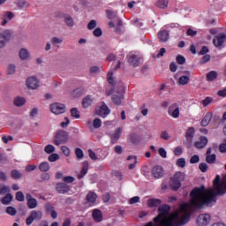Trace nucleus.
<instances>
[{
    "label": "nucleus",
    "instance_id": "nucleus-1",
    "mask_svg": "<svg viewBox=\"0 0 226 226\" xmlns=\"http://www.w3.org/2000/svg\"><path fill=\"white\" fill-rule=\"evenodd\" d=\"M127 62L132 68H139L144 63V59L140 54L132 51L127 55Z\"/></svg>",
    "mask_w": 226,
    "mask_h": 226
},
{
    "label": "nucleus",
    "instance_id": "nucleus-2",
    "mask_svg": "<svg viewBox=\"0 0 226 226\" xmlns=\"http://www.w3.org/2000/svg\"><path fill=\"white\" fill-rule=\"evenodd\" d=\"M181 181H185V173L178 171L170 180V188L172 190H179L181 188Z\"/></svg>",
    "mask_w": 226,
    "mask_h": 226
},
{
    "label": "nucleus",
    "instance_id": "nucleus-3",
    "mask_svg": "<svg viewBox=\"0 0 226 226\" xmlns=\"http://www.w3.org/2000/svg\"><path fill=\"white\" fill-rule=\"evenodd\" d=\"M43 218V212L40 210H34L30 213L29 216L26 220V225L33 224V222L37 221L40 222Z\"/></svg>",
    "mask_w": 226,
    "mask_h": 226
},
{
    "label": "nucleus",
    "instance_id": "nucleus-4",
    "mask_svg": "<svg viewBox=\"0 0 226 226\" xmlns=\"http://www.w3.org/2000/svg\"><path fill=\"white\" fill-rule=\"evenodd\" d=\"M49 109L52 114H55V116H59V114H64L66 112V107L64 104L59 102L50 104Z\"/></svg>",
    "mask_w": 226,
    "mask_h": 226
},
{
    "label": "nucleus",
    "instance_id": "nucleus-5",
    "mask_svg": "<svg viewBox=\"0 0 226 226\" xmlns=\"http://www.w3.org/2000/svg\"><path fill=\"white\" fill-rule=\"evenodd\" d=\"M26 86L27 89L34 91L35 89H38V87H40V79H38V78L34 76H30L26 80Z\"/></svg>",
    "mask_w": 226,
    "mask_h": 226
},
{
    "label": "nucleus",
    "instance_id": "nucleus-6",
    "mask_svg": "<svg viewBox=\"0 0 226 226\" xmlns=\"http://www.w3.org/2000/svg\"><path fill=\"white\" fill-rule=\"evenodd\" d=\"M95 114L100 116V117H106L109 116V114H110V109H109V106L105 104V102H102L101 105L96 107Z\"/></svg>",
    "mask_w": 226,
    "mask_h": 226
},
{
    "label": "nucleus",
    "instance_id": "nucleus-7",
    "mask_svg": "<svg viewBox=\"0 0 226 226\" xmlns=\"http://www.w3.org/2000/svg\"><path fill=\"white\" fill-rule=\"evenodd\" d=\"M168 114L173 119H177L181 114L179 105H177V103L171 104L168 109Z\"/></svg>",
    "mask_w": 226,
    "mask_h": 226
},
{
    "label": "nucleus",
    "instance_id": "nucleus-8",
    "mask_svg": "<svg viewBox=\"0 0 226 226\" xmlns=\"http://www.w3.org/2000/svg\"><path fill=\"white\" fill-rule=\"evenodd\" d=\"M165 174V170L160 165H155L152 168L153 179H162Z\"/></svg>",
    "mask_w": 226,
    "mask_h": 226
},
{
    "label": "nucleus",
    "instance_id": "nucleus-9",
    "mask_svg": "<svg viewBox=\"0 0 226 226\" xmlns=\"http://www.w3.org/2000/svg\"><path fill=\"white\" fill-rule=\"evenodd\" d=\"M68 140V135L65 132H59L55 136L54 144L56 146H61V144H64Z\"/></svg>",
    "mask_w": 226,
    "mask_h": 226
},
{
    "label": "nucleus",
    "instance_id": "nucleus-10",
    "mask_svg": "<svg viewBox=\"0 0 226 226\" xmlns=\"http://www.w3.org/2000/svg\"><path fill=\"white\" fill-rule=\"evenodd\" d=\"M211 222V215L207 214H201L197 218V225L198 226H207Z\"/></svg>",
    "mask_w": 226,
    "mask_h": 226
},
{
    "label": "nucleus",
    "instance_id": "nucleus-11",
    "mask_svg": "<svg viewBox=\"0 0 226 226\" xmlns=\"http://www.w3.org/2000/svg\"><path fill=\"white\" fill-rule=\"evenodd\" d=\"M225 41H226V34L220 33L213 39V43H214L215 47H216L218 49V48L222 47V45H223Z\"/></svg>",
    "mask_w": 226,
    "mask_h": 226
},
{
    "label": "nucleus",
    "instance_id": "nucleus-12",
    "mask_svg": "<svg viewBox=\"0 0 226 226\" xmlns=\"http://www.w3.org/2000/svg\"><path fill=\"white\" fill-rule=\"evenodd\" d=\"M26 199L28 209H36V207H38V200L33 198L31 193H26Z\"/></svg>",
    "mask_w": 226,
    "mask_h": 226
},
{
    "label": "nucleus",
    "instance_id": "nucleus-13",
    "mask_svg": "<svg viewBox=\"0 0 226 226\" xmlns=\"http://www.w3.org/2000/svg\"><path fill=\"white\" fill-rule=\"evenodd\" d=\"M11 38V31L5 30L3 34H0V49H3L6 45V41Z\"/></svg>",
    "mask_w": 226,
    "mask_h": 226
},
{
    "label": "nucleus",
    "instance_id": "nucleus-14",
    "mask_svg": "<svg viewBox=\"0 0 226 226\" xmlns=\"http://www.w3.org/2000/svg\"><path fill=\"white\" fill-rule=\"evenodd\" d=\"M14 18L15 13H13L12 11H7L4 12V14L2 15V26H6V24H8V22H10V20H11Z\"/></svg>",
    "mask_w": 226,
    "mask_h": 226
},
{
    "label": "nucleus",
    "instance_id": "nucleus-15",
    "mask_svg": "<svg viewBox=\"0 0 226 226\" xmlns=\"http://www.w3.org/2000/svg\"><path fill=\"white\" fill-rule=\"evenodd\" d=\"M56 190L58 193H68L70 192V186L64 183L56 184Z\"/></svg>",
    "mask_w": 226,
    "mask_h": 226
},
{
    "label": "nucleus",
    "instance_id": "nucleus-16",
    "mask_svg": "<svg viewBox=\"0 0 226 226\" xmlns=\"http://www.w3.org/2000/svg\"><path fill=\"white\" fill-rule=\"evenodd\" d=\"M207 142H208L207 138L205 136H201L200 138V140L194 143V146L195 147H197V149H204V147L207 146Z\"/></svg>",
    "mask_w": 226,
    "mask_h": 226
},
{
    "label": "nucleus",
    "instance_id": "nucleus-17",
    "mask_svg": "<svg viewBox=\"0 0 226 226\" xmlns=\"http://www.w3.org/2000/svg\"><path fill=\"white\" fill-rule=\"evenodd\" d=\"M87 170H89V162H84L80 172L77 174L78 179H82L87 174Z\"/></svg>",
    "mask_w": 226,
    "mask_h": 226
},
{
    "label": "nucleus",
    "instance_id": "nucleus-18",
    "mask_svg": "<svg viewBox=\"0 0 226 226\" xmlns=\"http://www.w3.org/2000/svg\"><path fill=\"white\" fill-rule=\"evenodd\" d=\"M122 133H123V127H118L115 131V132L110 136V139L113 144H116V142L119 140V137H121Z\"/></svg>",
    "mask_w": 226,
    "mask_h": 226
},
{
    "label": "nucleus",
    "instance_id": "nucleus-19",
    "mask_svg": "<svg viewBox=\"0 0 226 226\" xmlns=\"http://www.w3.org/2000/svg\"><path fill=\"white\" fill-rule=\"evenodd\" d=\"M158 38L160 41H162V43L169 41V38H170L169 32L167 30H161L158 33Z\"/></svg>",
    "mask_w": 226,
    "mask_h": 226
},
{
    "label": "nucleus",
    "instance_id": "nucleus-20",
    "mask_svg": "<svg viewBox=\"0 0 226 226\" xmlns=\"http://www.w3.org/2000/svg\"><path fill=\"white\" fill-rule=\"evenodd\" d=\"M185 73L186 76L183 75L178 79V84H180V86H186V84L190 82V71H186Z\"/></svg>",
    "mask_w": 226,
    "mask_h": 226
},
{
    "label": "nucleus",
    "instance_id": "nucleus-21",
    "mask_svg": "<svg viewBox=\"0 0 226 226\" xmlns=\"http://www.w3.org/2000/svg\"><path fill=\"white\" fill-rule=\"evenodd\" d=\"M64 21L67 27H73V26H75V21L73 20V18L69 14L64 15Z\"/></svg>",
    "mask_w": 226,
    "mask_h": 226
},
{
    "label": "nucleus",
    "instance_id": "nucleus-22",
    "mask_svg": "<svg viewBox=\"0 0 226 226\" xmlns=\"http://www.w3.org/2000/svg\"><path fill=\"white\" fill-rule=\"evenodd\" d=\"M211 119H213V113L207 112L200 122L201 126H207L211 123Z\"/></svg>",
    "mask_w": 226,
    "mask_h": 226
},
{
    "label": "nucleus",
    "instance_id": "nucleus-23",
    "mask_svg": "<svg viewBox=\"0 0 226 226\" xmlns=\"http://www.w3.org/2000/svg\"><path fill=\"white\" fill-rule=\"evenodd\" d=\"M19 58L21 59V61H27V59H29L31 57V54H29V50L26 49H21L19 50Z\"/></svg>",
    "mask_w": 226,
    "mask_h": 226
},
{
    "label": "nucleus",
    "instance_id": "nucleus-24",
    "mask_svg": "<svg viewBox=\"0 0 226 226\" xmlns=\"http://www.w3.org/2000/svg\"><path fill=\"white\" fill-rule=\"evenodd\" d=\"M97 198H98V196L94 192H89L87 195V200L89 206H94Z\"/></svg>",
    "mask_w": 226,
    "mask_h": 226
},
{
    "label": "nucleus",
    "instance_id": "nucleus-25",
    "mask_svg": "<svg viewBox=\"0 0 226 226\" xmlns=\"http://www.w3.org/2000/svg\"><path fill=\"white\" fill-rule=\"evenodd\" d=\"M193 135H195V129L193 127H190L185 134L186 140L190 143L193 142Z\"/></svg>",
    "mask_w": 226,
    "mask_h": 226
},
{
    "label": "nucleus",
    "instance_id": "nucleus-26",
    "mask_svg": "<svg viewBox=\"0 0 226 226\" xmlns=\"http://www.w3.org/2000/svg\"><path fill=\"white\" fill-rule=\"evenodd\" d=\"M12 200H13V195H11V193H7L4 197H3L1 199V202H2V204H4V206L10 205V203Z\"/></svg>",
    "mask_w": 226,
    "mask_h": 226
},
{
    "label": "nucleus",
    "instance_id": "nucleus-27",
    "mask_svg": "<svg viewBox=\"0 0 226 226\" xmlns=\"http://www.w3.org/2000/svg\"><path fill=\"white\" fill-rule=\"evenodd\" d=\"M13 103L16 107H23L26 105V98L18 96L14 98Z\"/></svg>",
    "mask_w": 226,
    "mask_h": 226
},
{
    "label": "nucleus",
    "instance_id": "nucleus-28",
    "mask_svg": "<svg viewBox=\"0 0 226 226\" xmlns=\"http://www.w3.org/2000/svg\"><path fill=\"white\" fill-rule=\"evenodd\" d=\"M149 207H158L162 204V200L160 199H150L147 201Z\"/></svg>",
    "mask_w": 226,
    "mask_h": 226
},
{
    "label": "nucleus",
    "instance_id": "nucleus-29",
    "mask_svg": "<svg viewBox=\"0 0 226 226\" xmlns=\"http://www.w3.org/2000/svg\"><path fill=\"white\" fill-rule=\"evenodd\" d=\"M93 218L94 222H102V220L103 219V216L102 215V211H100L99 209L94 210Z\"/></svg>",
    "mask_w": 226,
    "mask_h": 226
},
{
    "label": "nucleus",
    "instance_id": "nucleus-30",
    "mask_svg": "<svg viewBox=\"0 0 226 226\" xmlns=\"http://www.w3.org/2000/svg\"><path fill=\"white\" fill-rule=\"evenodd\" d=\"M39 170L41 172H49L50 170V164L48 162H41L39 165Z\"/></svg>",
    "mask_w": 226,
    "mask_h": 226
},
{
    "label": "nucleus",
    "instance_id": "nucleus-31",
    "mask_svg": "<svg viewBox=\"0 0 226 226\" xmlns=\"http://www.w3.org/2000/svg\"><path fill=\"white\" fill-rule=\"evenodd\" d=\"M93 103V97L91 95H87L83 99L82 105L84 109H87Z\"/></svg>",
    "mask_w": 226,
    "mask_h": 226
},
{
    "label": "nucleus",
    "instance_id": "nucleus-32",
    "mask_svg": "<svg viewBox=\"0 0 226 226\" xmlns=\"http://www.w3.org/2000/svg\"><path fill=\"white\" fill-rule=\"evenodd\" d=\"M156 6L161 10H165V8H169V0H158Z\"/></svg>",
    "mask_w": 226,
    "mask_h": 226
},
{
    "label": "nucleus",
    "instance_id": "nucleus-33",
    "mask_svg": "<svg viewBox=\"0 0 226 226\" xmlns=\"http://www.w3.org/2000/svg\"><path fill=\"white\" fill-rule=\"evenodd\" d=\"M127 160L128 161L132 160V162H133L132 163L129 164V170H132V169L137 167V163H138L137 156L130 155V156L127 157Z\"/></svg>",
    "mask_w": 226,
    "mask_h": 226
},
{
    "label": "nucleus",
    "instance_id": "nucleus-34",
    "mask_svg": "<svg viewBox=\"0 0 226 226\" xmlns=\"http://www.w3.org/2000/svg\"><path fill=\"white\" fill-rule=\"evenodd\" d=\"M217 77H218V72H216V71H211L207 74V80L212 81L217 79Z\"/></svg>",
    "mask_w": 226,
    "mask_h": 226
},
{
    "label": "nucleus",
    "instance_id": "nucleus-35",
    "mask_svg": "<svg viewBox=\"0 0 226 226\" xmlns=\"http://www.w3.org/2000/svg\"><path fill=\"white\" fill-rule=\"evenodd\" d=\"M15 199L18 202H24V200H26V196L24 195V192L19 191L15 194Z\"/></svg>",
    "mask_w": 226,
    "mask_h": 226
},
{
    "label": "nucleus",
    "instance_id": "nucleus-36",
    "mask_svg": "<svg viewBox=\"0 0 226 226\" xmlns=\"http://www.w3.org/2000/svg\"><path fill=\"white\" fill-rule=\"evenodd\" d=\"M19 8H29L31 4L26 0H18L17 3Z\"/></svg>",
    "mask_w": 226,
    "mask_h": 226
},
{
    "label": "nucleus",
    "instance_id": "nucleus-37",
    "mask_svg": "<svg viewBox=\"0 0 226 226\" xmlns=\"http://www.w3.org/2000/svg\"><path fill=\"white\" fill-rule=\"evenodd\" d=\"M61 43H63V38H59V37L51 38V44L54 47H57V45H61Z\"/></svg>",
    "mask_w": 226,
    "mask_h": 226
},
{
    "label": "nucleus",
    "instance_id": "nucleus-38",
    "mask_svg": "<svg viewBox=\"0 0 226 226\" xmlns=\"http://www.w3.org/2000/svg\"><path fill=\"white\" fill-rule=\"evenodd\" d=\"M207 163H215L216 162V154H208L206 157Z\"/></svg>",
    "mask_w": 226,
    "mask_h": 226
},
{
    "label": "nucleus",
    "instance_id": "nucleus-39",
    "mask_svg": "<svg viewBox=\"0 0 226 226\" xmlns=\"http://www.w3.org/2000/svg\"><path fill=\"white\" fill-rule=\"evenodd\" d=\"M15 70H17V67L13 64H10L7 67V74L8 75H13L15 73Z\"/></svg>",
    "mask_w": 226,
    "mask_h": 226
},
{
    "label": "nucleus",
    "instance_id": "nucleus-40",
    "mask_svg": "<svg viewBox=\"0 0 226 226\" xmlns=\"http://www.w3.org/2000/svg\"><path fill=\"white\" fill-rule=\"evenodd\" d=\"M10 191H11L10 186L0 185V195H4V193H9Z\"/></svg>",
    "mask_w": 226,
    "mask_h": 226
},
{
    "label": "nucleus",
    "instance_id": "nucleus-41",
    "mask_svg": "<svg viewBox=\"0 0 226 226\" xmlns=\"http://www.w3.org/2000/svg\"><path fill=\"white\" fill-rule=\"evenodd\" d=\"M177 167H181V169H185L186 167V160L185 158H179L177 160Z\"/></svg>",
    "mask_w": 226,
    "mask_h": 226
},
{
    "label": "nucleus",
    "instance_id": "nucleus-42",
    "mask_svg": "<svg viewBox=\"0 0 226 226\" xmlns=\"http://www.w3.org/2000/svg\"><path fill=\"white\" fill-rule=\"evenodd\" d=\"M108 82L114 86V71L112 70L108 72Z\"/></svg>",
    "mask_w": 226,
    "mask_h": 226
},
{
    "label": "nucleus",
    "instance_id": "nucleus-43",
    "mask_svg": "<svg viewBox=\"0 0 226 226\" xmlns=\"http://www.w3.org/2000/svg\"><path fill=\"white\" fill-rule=\"evenodd\" d=\"M7 215H10L11 216H15L17 215V209L13 207H8L6 208Z\"/></svg>",
    "mask_w": 226,
    "mask_h": 226
},
{
    "label": "nucleus",
    "instance_id": "nucleus-44",
    "mask_svg": "<svg viewBox=\"0 0 226 226\" xmlns=\"http://www.w3.org/2000/svg\"><path fill=\"white\" fill-rule=\"evenodd\" d=\"M44 151L47 153V154H51V153L56 151V147L52 145H48L45 147Z\"/></svg>",
    "mask_w": 226,
    "mask_h": 226
},
{
    "label": "nucleus",
    "instance_id": "nucleus-45",
    "mask_svg": "<svg viewBox=\"0 0 226 226\" xmlns=\"http://www.w3.org/2000/svg\"><path fill=\"white\" fill-rule=\"evenodd\" d=\"M71 115L72 117H75V119H79L80 117V113L79 112V109H77V108H73L71 109Z\"/></svg>",
    "mask_w": 226,
    "mask_h": 226
},
{
    "label": "nucleus",
    "instance_id": "nucleus-46",
    "mask_svg": "<svg viewBox=\"0 0 226 226\" xmlns=\"http://www.w3.org/2000/svg\"><path fill=\"white\" fill-rule=\"evenodd\" d=\"M11 176L13 177V179H20V177H22V174L17 170H12Z\"/></svg>",
    "mask_w": 226,
    "mask_h": 226
},
{
    "label": "nucleus",
    "instance_id": "nucleus-47",
    "mask_svg": "<svg viewBox=\"0 0 226 226\" xmlns=\"http://www.w3.org/2000/svg\"><path fill=\"white\" fill-rule=\"evenodd\" d=\"M96 26H98V23L96 22V20L92 19L90 20V22L87 24V29H89L90 31H92V29H94L96 27Z\"/></svg>",
    "mask_w": 226,
    "mask_h": 226
},
{
    "label": "nucleus",
    "instance_id": "nucleus-48",
    "mask_svg": "<svg viewBox=\"0 0 226 226\" xmlns=\"http://www.w3.org/2000/svg\"><path fill=\"white\" fill-rule=\"evenodd\" d=\"M106 15H107L108 19H109L110 20H112V19H115V17H117V14L116 12L112 11L111 10H107Z\"/></svg>",
    "mask_w": 226,
    "mask_h": 226
},
{
    "label": "nucleus",
    "instance_id": "nucleus-49",
    "mask_svg": "<svg viewBox=\"0 0 226 226\" xmlns=\"http://www.w3.org/2000/svg\"><path fill=\"white\" fill-rule=\"evenodd\" d=\"M142 174L147 179L153 181V173L149 172V170H143Z\"/></svg>",
    "mask_w": 226,
    "mask_h": 226
},
{
    "label": "nucleus",
    "instance_id": "nucleus-50",
    "mask_svg": "<svg viewBox=\"0 0 226 226\" xmlns=\"http://www.w3.org/2000/svg\"><path fill=\"white\" fill-rule=\"evenodd\" d=\"M177 64H185V63H186V58H185V56L178 55L177 56Z\"/></svg>",
    "mask_w": 226,
    "mask_h": 226
},
{
    "label": "nucleus",
    "instance_id": "nucleus-51",
    "mask_svg": "<svg viewBox=\"0 0 226 226\" xmlns=\"http://www.w3.org/2000/svg\"><path fill=\"white\" fill-rule=\"evenodd\" d=\"M75 154L79 160H81V158H84V151H82V149L80 148H76Z\"/></svg>",
    "mask_w": 226,
    "mask_h": 226
},
{
    "label": "nucleus",
    "instance_id": "nucleus-52",
    "mask_svg": "<svg viewBox=\"0 0 226 226\" xmlns=\"http://www.w3.org/2000/svg\"><path fill=\"white\" fill-rule=\"evenodd\" d=\"M138 202H140V197L134 196L129 200V204L133 205L137 204Z\"/></svg>",
    "mask_w": 226,
    "mask_h": 226
},
{
    "label": "nucleus",
    "instance_id": "nucleus-53",
    "mask_svg": "<svg viewBox=\"0 0 226 226\" xmlns=\"http://www.w3.org/2000/svg\"><path fill=\"white\" fill-rule=\"evenodd\" d=\"M200 162V157L198 154H194L190 159V163H199Z\"/></svg>",
    "mask_w": 226,
    "mask_h": 226
},
{
    "label": "nucleus",
    "instance_id": "nucleus-54",
    "mask_svg": "<svg viewBox=\"0 0 226 226\" xmlns=\"http://www.w3.org/2000/svg\"><path fill=\"white\" fill-rule=\"evenodd\" d=\"M161 139H163V140H169L170 139V134L167 131H163L161 132Z\"/></svg>",
    "mask_w": 226,
    "mask_h": 226
},
{
    "label": "nucleus",
    "instance_id": "nucleus-55",
    "mask_svg": "<svg viewBox=\"0 0 226 226\" xmlns=\"http://www.w3.org/2000/svg\"><path fill=\"white\" fill-rule=\"evenodd\" d=\"M59 158V154H51L49 156V162H57V159Z\"/></svg>",
    "mask_w": 226,
    "mask_h": 226
},
{
    "label": "nucleus",
    "instance_id": "nucleus-56",
    "mask_svg": "<svg viewBox=\"0 0 226 226\" xmlns=\"http://www.w3.org/2000/svg\"><path fill=\"white\" fill-rule=\"evenodd\" d=\"M94 128H100L102 126V120L100 118H95L93 122Z\"/></svg>",
    "mask_w": 226,
    "mask_h": 226
},
{
    "label": "nucleus",
    "instance_id": "nucleus-57",
    "mask_svg": "<svg viewBox=\"0 0 226 226\" xmlns=\"http://www.w3.org/2000/svg\"><path fill=\"white\" fill-rule=\"evenodd\" d=\"M158 153L162 158H167V150H165V148H159Z\"/></svg>",
    "mask_w": 226,
    "mask_h": 226
},
{
    "label": "nucleus",
    "instance_id": "nucleus-58",
    "mask_svg": "<svg viewBox=\"0 0 226 226\" xmlns=\"http://www.w3.org/2000/svg\"><path fill=\"white\" fill-rule=\"evenodd\" d=\"M112 101L116 103V105H121V102H122L121 96L114 95L112 97Z\"/></svg>",
    "mask_w": 226,
    "mask_h": 226
},
{
    "label": "nucleus",
    "instance_id": "nucleus-59",
    "mask_svg": "<svg viewBox=\"0 0 226 226\" xmlns=\"http://www.w3.org/2000/svg\"><path fill=\"white\" fill-rule=\"evenodd\" d=\"M199 169L201 172H207V164L206 162H202L200 164Z\"/></svg>",
    "mask_w": 226,
    "mask_h": 226
},
{
    "label": "nucleus",
    "instance_id": "nucleus-60",
    "mask_svg": "<svg viewBox=\"0 0 226 226\" xmlns=\"http://www.w3.org/2000/svg\"><path fill=\"white\" fill-rule=\"evenodd\" d=\"M88 155L91 158V160H94V161L98 160V156H96V154L93 152L91 149L88 150Z\"/></svg>",
    "mask_w": 226,
    "mask_h": 226
},
{
    "label": "nucleus",
    "instance_id": "nucleus-61",
    "mask_svg": "<svg viewBox=\"0 0 226 226\" xmlns=\"http://www.w3.org/2000/svg\"><path fill=\"white\" fill-rule=\"evenodd\" d=\"M61 150L65 156H70V148H68V147L64 146L61 147Z\"/></svg>",
    "mask_w": 226,
    "mask_h": 226
},
{
    "label": "nucleus",
    "instance_id": "nucleus-62",
    "mask_svg": "<svg viewBox=\"0 0 226 226\" xmlns=\"http://www.w3.org/2000/svg\"><path fill=\"white\" fill-rule=\"evenodd\" d=\"M103 34V32L102 31V28H95L94 30V36L100 37Z\"/></svg>",
    "mask_w": 226,
    "mask_h": 226
},
{
    "label": "nucleus",
    "instance_id": "nucleus-63",
    "mask_svg": "<svg viewBox=\"0 0 226 226\" xmlns=\"http://www.w3.org/2000/svg\"><path fill=\"white\" fill-rule=\"evenodd\" d=\"M63 181H64V183H73V181H75V177L70 176L64 177Z\"/></svg>",
    "mask_w": 226,
    "mask_h": 226
},
{
    "label": "nucleus",
    "instance_id": "nucleus-64",
    "mask_svg": "<svg viewBox=\"0 0 226 226\" xmlns=\"http://www.w3.org/2000/svg\"><path fill=\"white\" fill-rule=\"evenodd\" d=\"M219 150L221 153H226V143H222L219 146Z\"/></svg>",
    "mask_w": 226,
    "mask_h": 226
}]
</instances>
